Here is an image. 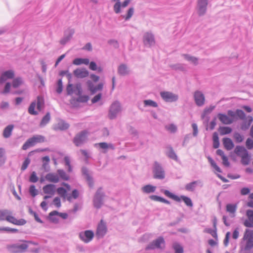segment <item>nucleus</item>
Listing matches in <instances>:
<instances>
[{"instance_id": "e2e57ef3", "label": "nucleus", "mask_w": 253, "mask_h": 253, "mask_svg": "<svg viewBox=\"0 0 253 253\" xmlns=\"http://www.w3.org/2000/svg\"><path fill=\"white\" fill-rule=\"evenodd\" d=\"M38 180V177L37 176L35 171H33L29 178V181L31 182L35 183Z\"/></svg>"}, {"instance_id": "20e7f679", "label": "nucleus", "mask_w": 253, "mask_h": 253, "mask_svg": "<svg viewBox=\"0 0 253 253\" xmlns=\"http://www.w3.org/2000/svg\"><path fill=\"white\" fill-rule=\"evenodd\" d=\"M105 196V194L102 188H98L93 199V204L94 208L96 209L101 208L104 204Z\"/></svg>"}, {"instance_id": "423d86ee", "label": "nucleus", "mask_w": 253, "mask_h": 253, "mask_svg": "<svg viewBox=\"0 0 253 253\" xmlns=\"http://www.w3.org/2000/svg\"><path fill=\"white\" fill-rule=\"evenodd\" d=\"M44 141V137L40 135H35L32 138L28 139L23 144L22 149L27 150L30 147L33 146L37 143L42 142Z\"/></svg>"}, {"instance_id": "37998d69", "label": "nucleus", "mask_w": 253, "mask_h": 253, "mask_svg": "<svg viewBox=\"0 0 253 253\" xmlns=\"http://www.w3.org/2000/svg\"><path fill=\"white\" fill-rule=\"evenodd\" d=\"M57 194L63 199H67L68 195L67 194V190L63 187H59L56 190Z\"/></svg>"}, {"instance_id": "0e129e2a", "label": "nucleus", "mask_w": 253, "mask_h": 253, "mask_svg": "<svg viewBox=\"0 0 253 253\" xmlns=\"http://www.w3.org/2000/svg\"><path fill=\"white\" fill-rule=\"evenodd\" d=\"M74 92H76L78 95H80L82 92V89L81 84H76L74 87Z\"/></svg>"}, {"instance_id": "4be33fe9", "label": "nucleus", "mask_w": 253, "mask_h": 253, "mask_svg": "<svg viewBox=\"0 0 253 253\" xmlns=\"http://www.w3.org/2000/svg\"><path fill=\"white\" fill-rule=\"evenodd\" d=\"M117 72L120 75L125 76L129 75L130 71L126 64L122 63L118 66Z\"/></svg>"}, {"instance_id": "f704fd0d", "label": "nucleus", "mask_w": 253, "mask_h": 253, "mask_svg": "<svg viewBox=\"0 0 253 253\" xmlns=\"http://www.w3.org/2000/svg\"><path fill=\"white\" fill-rule=\"evenodd\" d=\"M226 211L230 213L231 217L235 216V212L237 210V205L236 204H229L226 205Z\"/></svg>"}, {"instance_id": "b1692460", "label": "nucleus", "mask_w": 253, "mask_h": 253, "mask_svg": "<svg viewBox=\"0 0 253 253\" xmlns=\"http://www.w3.org/2000/svg\"><path fill=\"white\" fill-rule=\"evenodd\" d=\"M89 73L85 68H78L74 71V75L78 78H84L88 76Z\"/></svg>"}, {"instance_id": "f03ea898", "label": "nucleus", "mask_w": 253, "mask_h": 253, "mask_svg": "<svg viewBox=\"0 0 253 253\" xmlns=\"http://www.w3.org/2000/svg\"><path fill=\"white\" fill-rule=\"evenodd\" d=\"M44 105V100L43 97L42 96H38L37 100L32 102L30 104L28 109L29 114L34 115H38V112L35 110L36 106H37V109L39 111H41L43 108Z\"/></svg>"}, {"instance_id": "c03bdc74", "label": "nucleus", "mask_w": 253, "mask_h": 253, "mask_svg": "<svg viewBox=\"0 0 253 253\" xmlns=\"http://www.w3.org/2000/svg\"><path fill=\"white\" fill-rule=\"evenodd\" d=\"M143 103L145 107L157 108L158 106V103L156 102L151 99L144 100Z\"/></svg>"}, {"instance_id": "1a4fd4ad", "label": "nucleus", "mask_w": 253, "mask_h": 253, "mask_svg": "<svg viewBox=\"0 0 253 253\" xmlns=\"http://www.w3.org/2000/svg\"><path fill=\"white\" fill-rule=\"evenodd\" d=\"M243 240L246 241L245 249L250 250L253 248V230L246 229Z\"/></svg>"}, {"instance_id": "c756f323", "label": "nucleus", "mask_w": 253, "mask_h": 253, "mask_svg": "<svg viewBox=\"0 0 253 253\" xmlns=\"http://www.w3.org/2000/svg\"><path fill=\"white\" fill-rule=\"evenodd\" d=\"M69 127V125L63 120H60L58 123L54 126L53 129L55 130H63L67 129Z\"/></svg>"}, {"instance_id": "bf43d9fd", "label": "nucleus", "mask_w": 253, "mask_h": 253, "mask_svg": "<svg viewBox=\"0 0 253 253\" xmlns=\"http://www.w3.org/2000/svg\"><path fill=\"white\" fill-rule=\"evenodd\" d=\"M234 138L238 143L241 142L244 140V137L238 132H235L233 135Z\"/></svg>"}, {"instance_id": "69168bd1", "label": "nucleus", "mask_w": 253, "mask_h": 253, "mask_svg": "<svg viewBox=\"0 0 253 253\" xmlns=\"http://www.w3.org/2000/svg\"><path fill=\"white\" fill-rule=\"evenodd\" d=\"M236 115L241 120H244L245 118L246 115L243 111L237 109L236 111Z\"/></svg>"}, {"instance_id": "7c9ffc66", "label": "nucleus", "mask_w": 253, "mask_h": 253, "mask_svg": "<svg viewBox=\"0 0 253 253\" xmlns=\"http://www.w3.org/2000/svg\"><path fill=\"white\" fill-rule=\"evenodd\" d=\"M83 174L85 176L86 180L88 182V184L89 187L93 186V181L91 176L89 175V171L86 168L83 167L82 169Z\"/></svg>"}, {"instance_id": "ea45409f", "label": "nucleus", "mask_w": 253, "mask_h": 253, "mask_svg": "<svg viewBox=\"0 0 253 253\" xmlns=\"http://www.w3.org/2000/svg\"><path fill=\"white\" fill-rule=\"evenodd\" d=\"M170 67L172 70L175 71H185L186 68L185 65L182 63H176L174 64H171L170 65Z\"/></svg>"}, {"instance_id": "f8f14e48", "label": "nucleus", "mask_w": 253, "mask_h": 253, "mask_svg": "<svg viewBox=\"0 0 253 253\" xmlns=\"http://www.w3.org/2000/svg\"><path fill=\"white\" fill-rule=\"evenodd\" d=\"M162 98L166 102H172L177 101L178 95L170 91H162L160 92Z\"/></svg>"}, {"instance_id": "09e8293b", "label": "nucleus", "mask_w": 253, "mask_h": 253, "mask_svg": "<svg viewBox=\"0 0 253 253\" xmlns=\"http://www.w3.org/2000/svg\"><path fill=\"white\" fill-rule=\"evenodd\" d=\"M134 13V9L132 7L129 8L127 10V13L126 15H122L121 17L125 19L126 21H127L130 19V18L132 16Z\"/></svg>"}, {"instance_id": "a211bd4d", "label": "nucleus", "mask_w": 253, "mask_h": 253, "mask_svg": "<svg viewBox=\"0 0 253 253\" xmlns=\"http://www.w3.org/2000/svg\"><path fill=\"white\" fill-rule=\"evenodd\" d=\"M74 33L75 31L73 29L69 28L66 30L64 32V37L60 40V43L63 45L66 44L71 40Z\"/></svg>"}, {"instance_id": "f3484780", "label": "nucleus", "mask_w": 253, "mask_h": 253, "mask_svg": "<svg viewBox=\"0 0 253 253\" xmlns=\"http://www.w3.org/2000/svg\"><path fill=\"white\" fill-rule=\"evenodd\" d=\"M197 186L200 187L203 186V182L201 180L199 179L187 183L185 185V188L188 191L193 192Z\"/></svg>"}, {"instance_id": "864d4df0", "label": "nucleus", "mask_w": 253, "mask_h": 253, "mask_svg": "<svg viewBox=\"0 0 253 253\" xmlns=\"http://www.w3.org/2000/svg\"><path fill=\"white\" fill-rule=\"evenodd\" d=\"M215 107V106L211 105L209 107L205 108L202 115V119H204L207 114L211 113L214 110Z\"/></svg>"}, {"instance_id": "6e6552de", "label": "nucleus", "mask_w": 253, "mask_h": 253, "mask_svg": "<svg viewBox=\"0 0 253 253\" xmlns=\"http://www.w3.org/2000/svg\"><path fill=\"white\" fill-rule=\"evenodd\" d=\"M94 237V233L92 230H86L82 231L79 234L80 239L85 244L91 242Z\"/></svg>"}, {"instance_id": "5701e85b", "label": "nucleus", "mask_w": 253, "mask_h": 253, "mask_svg": "<svg viewBox=\"0 0 253 253\" xmlns=\"http://www.w3.org/2000/svg\"><path fill=\"white\" fill-rule=\"evenodd\" d=\"M248 219L244 221V224L247 227H253V211L248 210L247 211Z\"/></svg>"}, {"instance_id": "aec40b11", "label": "nucleus", "mask_w": 253, "mask_h": 253, "mask_svg": "<svg viewBox=\"0 0 253 253\" xmlns=\"http://www.w3.org/2000/svg\"><path fill=\"white\" fill-rule=\"evenodd\" d=\"M96 147H99L100 149H102V152L106 153L107 152L108 149L114 150L115 147L112 143H108L106 142H100L95 144Z\"/></svg>"}, {"instance_id": "338daca9", "label": "nucleus", "mask_w": 253, "mask_h": 253, "mask_svg": "<svg viewBox=\"0 0 253 253\" xmlns=\"http://www.w3.org/2000/svg\"><path fill=\"white\" fill-rule=\"evenodd\" d=\"M63 89V84L61 79H59L57 82V87L56 89V91L58 93H60L62 91Z\"/></svg>"}, {"instance_id": "6e6d98bb", "label": "nucleus", "mask_w": 253, "mask_h": 253, "mask_svg": "<svg viewBox=\"0 0 253 253\" xmlns=\"http://www.w3.org/2000/svg\"><path fill=\"white\" fill-rule=\"evenodd\" d=\"M173 248L175 251V253H183V250L181 246L177 242L173 244Z\"/></svg>"}, {"instance_id": "49530a36", "label": "nucleus", "mask_w": 253, "mask_h": 253, "mask_svg": "<svg viewBox=\"0 0 253 253\" xmlns=\"http://www.w3.org/2000/svg\"><path fill=\"white\" fill-rule=\"evenodd\" d=\"M79 196V192L77 189H74L73 190L71 194H69L67 197V200L71 202L72 199H76L78 198Z\"/></svg>"}, {"instance_id": "4468645a", "label": "nucleus", "mask_w": 253, "mask_h": 253, "mask_svg": "<svg viewBox=\"0 0 253 253\" xmlns=\"http://www.w3.org/2000/svg\"><path fill=\"white\" fill-rule=\"evenodd\" d=\"M107 231V228L105 223L103 220H101L97 227L95 233L96 236L98 239L102 238L106 234Z\"/></svg>"}, {"instance_id": "72a5a7b5", "label": "nucleus", "mask_w": 253, "mask_h": 253, "mask_svg": "<svg viewBox=\"0 0 253 253\" xmlns=\"http://www.w3.org/2000/svg\"><path fill=\"white\" fill-rule=\"evenodd\" d=\"M248 152L247 150L244 147L241 146H237L234 150V153L240 157Z\"/></svg>"}, {"instance_id": "774afa93", "label": "nucleus", "mask_w": 253, "mask_h": 253, "mask_svg": "<svg viewBox=\"0 0 253 253\" xmlns=\"http://www.w3.org/2000/svg\"><path fill=\"white\" fill-rule=\"evenodd\" d=\"M246 146L248 149H251L253 147V140L250 138H248L246 141Z\"/></svg>"}, {"instance_id": "3c124183", "label": "nucleus", "mask_w": 253, "mask_h": 253, "mask_svg": "<svg viewBox=\"0 0 253 253\" xmlns=\"http://www.w3.org/2000/svg\"><path fill=\"white\" fill-rule=\"evenodd\" d=\"M57 173L59 177L64 180H68L69 179V176L62 169L57 170Z\"/></svg>"}, {"instance_id": "6ab92c4d", "label": "nucleus", "mask_w": 253, "mask_h": 253, "mask_svg": "<svg viewBox=\"0 0 253 253\" xmlns=\"http://www.w3.org/2000/svg\"><path fill=\"white\" fill-rule=\"evenodd\" d=\"M88 88L91 92V94L95 93L98 91H101L103 89V84L99 83L97 85L94 86L93 84L90 81L87 82Z\"/></svg>"}, {"instance_id": "e433bc0d", "label": "nucleus", "mask_w": 253, "mask_h": 253, "mask_svg": "<svg viewBox=\"0 0 253 253\" xmlns=\"http://www.w3.org/2000/svg\"><path fill=\"white\" fill-rule=\"evenodd\" d=\"M156 189V186L151 185H146L143 187H142L141 190L143 193L149 194L151 193H153L155 191Z\"/></svg>"}, {"instance_id": "473e14b6", "label": "nucleus", "mask_w": 253, "mask_h": 253, "mask_svg": "<svg viewBox=\"0 0 253 253\" xmlns=\"http://www.w3.org/2000/svg\"><path fill=\"white\" fill-rule=\"evenodd\" d=\"M223 144L224 145V148L227 150H232L234 147V144L232 141V140L229 138H224L222 139Z\"/></svg>"}, {"instance_id": "de8ad7c7", "label": "nucleus", "mask_w": 253, "mask_h": 253, "mask_svg": "<svg viewBox=\"0 0 253 253\" xmlns=\"http://www.w3.org/2000/svg\"><path fill=\"white\" fill-rule=\"evenodd\" d=\"M50 115L49 113H47L42 118L41 123L40 126L42 127L45 126L50 121Z\"/></svg>"}, {"instance_id": "4d7b16f0", "label": "nucleus", "mask_w": 253, "mask_h": 253, "mask_svg": "<svg viewBox=\"0 0 253 253\" xmlns=\"http://www.w3.org/2000/svg\"><path fill=\"white\" fill-rule=\"evenodd\" d=\"M165 128L167 130L169 131L171 133H174L177 130L176 126L173 124H171L166 126Z\"/></svg>"}, {"instance_id": "7ed1b4c3", "label": "nucleus", "mask_w": 253, "mask_h": 253, "mask_svg": "<svg viewBox=\"0 0 253 253\" xmlns=\"http://www.w3.org/2000/svg\"><path fill=\"white\" fill-rule=\"evenodd\" d=\"M161 192H163L166 196L172 199L176 202H180L181 200H182L187 206H193L192 201L189 197L185 196H181L179 197L178 196L172 194L167 190L163 189L161 190Z\"/></svg>"}, {"instance_id": "cd10ccee", "label": "nucleus", "mask_w": 253, "mask_h": 253, "mask_svg": "<svg viewBox=\"0 0 253 253\" xmlns=\"http://www.w3.org/2000/svg\"><path fill=\"white\" fill-rule=\"evenodd\" d=\"M43 191L45 194L53 195L56 191V186L52 184L46 185L43 187Z\"/></svg>"}, {"instance_id": "603ef678", "label": "nucleus", "mask_w": 253, "mask_h": 253, "mask_svg": "<svg viewBox=\"0 0 253 253\" xmlns=\"http://www.w3.org/2000/svg\"><path fill=\"white\" fill-rule=\"evenodd\" d=\"M8 213H10V211L7 210L0 211V221L6 220Z\"/></svg>"}, {"instance_id": "9d476101", "label": "nucleus", "mask_w": 253, "mask_h": 253, "mask_svg": "<svg viewBox=\"0 0 253 253\" xmlns=\"http://www.w3.org/2000/svg\"><path fill=\"white\" fill-rule=\"evenodd\" d=\"M88 132L84 130L77 134L74 138V143L77 146H80L87 140Z\"/></svg>"}, {"instance_id": "2f4dec72", "label": "nucleus", "mask_w": 253, "mask_h": 253, "mask_svg": "<svg viewBox=\"0 0 253 253\" xmlns=\"http://www.w3.org/2000/svg\"><path fill=\"white\" fill-rule=\"evenodd\" d=\"M45 178L48 181L50 182L57 183L59 181V176L54 173H47L45 175Z\"/></svg>"}, {"instance_id": "a878e982", "label": "nucleus", "mask_w": 253, "mask_h": 253, "mask_svg": "<svg viewBox=\"0 0 253 253\" xmlns=\"http://www.w3.org/2000/svg\"><path fill=\"white\" fill-rule=\"evenodd\" d=\"M181 56L184 58V59L189 62L190 64L194 65H197L198 64L199 59L195 56L188 54H182Z\"/></svg>"}, {"instance_id": "f257e3e1", "label": "nucleus", "mask_w": 253, "mask_h": 253, "mask_svg": "<svg viewBox=\"0 0 253 253\" xmlns=\"http://www.w3.org/2000/svg\"><path fill=\"white\" fill-rule=\"evenodd\" d=\"M122 111V107L120 102L115 101L110 105L108 117L110 120H114L117 118L121 114Z\"/></svg>"}, {"instance_id": "39448f33", "label": "nucleus", "mask_w": 253, "mask_h": 253, "mask_svg": "<svg viewBox=\"0 0 253 253\" xmlns=\"http://www.w3.org/2000/svg\"><path fill=\"white\" fill-rule=\"evenodd\" d=\"M153 176L156 179H163L165 177V172L160 164L156 162L153 167Z\"/></svg>"}, {"instance_id": "2eb2a0df", "label": "nucleus", "mask_w": 253, "mask_h": 253, "mask_svg": "<svg viewBox=\"0 0 253 253\" xmlns=\"http://www.w3.org/2000/svg\"><path fill=\"white\" fill-rule=\"evenodd\" d=\"M143 41L144 45L148 47L152 46L155 44V37L151 32H148L144 33Z\"/></svg>"}, {"instance_id": "13d9d810", "label": "nucleus", "mask_w": 253, "mask_h": 253, "mask_svg": "<svg viewBox=\"0 0 253 253\" xmlns=\"http://www.w3.org/2000/svg\"><path fill=\"white\" fill-rule=\"evenodd\" d=\"M64 161L65 163V165L67 167V170L68 172H71L72 171V166L70 164V158L68 156H66L64 157Z\"/></svg>"}, {"instance_id": "5fc2aeb1", "label": "nucleus", "mask_w": 253, "mask_h": 253, "mask_svg": "<svg viewBox=\"0 0 253 253\" xmlns=\"http://www.w3.org/2000/svg\"><path fill=\"white\" fill-rule=\"evenodd\" d=\"M208 161L209 163H210L212 167H213L216 171H217L218 172H221V170L219 167L216 165V164L215 163V162L213 161V160L210 157H209L208 158Z\"/></svg>"}, {"instance_id": "ddd939ff", "label": "nucleus", "mask_w": 253, "mask_h": 253, "mask_svg": "<svg viewBox=\"0 0 253 253\" xmlns=\"http://www.w3.org/2000/svg\"><path fill=\"white\" fill-rule=\"evenodd\" d=\"M208 2L209 0H197V10L198 14L200 16H203L206 14Z\"/></svg>"}, {"instance_id": "a18cd8bd", "label": "nucleus", "mask_w": 253, "mask_h": 253, "mask_svg": "<svg viewBox=\"0 0 253 253\" xmlns=\"http://www.w3.org/2000/svg\"><path fill=\"white\" fill-rule=\"evenodd\" d=\"M219 131L220 135H223L231 133L232 129L228 126H220L219 128Z\"/></svg>"}, {"instance_id": "4c0bfd02", "label": "nucleus", "mask_w": 253, "mask_h": 253, "mask_svg": "<svg viewBox=\"0 0 253 253\" xmlns=\"http://www.w3.org/2000/svg\"><path fill=\"white\" fill-rule=\"evenodd\" d=\"M73 63L76 65H80L81 64L88 65L89 63V60L87 58H79L75 59Z\"/></svg>"}, {"instance_id": "9b49d317", "label": "nucleus", "mask_w": 253, "mask_h": 253, "mask_svg": "<svg viewBox=\"0 0 253 253\" xmlns=\"http://www.w3.org/2000/svg\"><path fill=\"white\" fill-rule=\"evenodd\" d=\"M193 99L196 105L199 107L204 105L206 98L204 93L200 90H196L193 93Z\"/></svg>"}, {"instance_id": "680f3d73", "label": "nucleus", "mask_w": 253, "mask_h": 253, "mask_svg": "<svg viewBox=\"0 0 253 253\" xmlns=\"http://www.w3.org/2000/svg\"><path fill=\"white\" fill-rule=\"evenodd\" d=\"M204 232L211 234L214 238L217 237L216 230L215 229H212L211 228H207L204 230Z\"/></svg>"}, {"instance_id": "8fccbe9b", "label": "nucleus", "mask_w": 253, "mask_h": 253, "mask_svg": "<svg viewBox=\"0 0 253 253\" xmlns=\"http://www.w3.org/2000/svg\"><path fill=\"white\" fill-rule=\"evenodd\" d=\"M241 163L244 165H248L250 162V156L249 155L248 152L245 155L241 157Z\"/></svg>"}, {"instance_id": "c85d7f7f", "label": "nucleus", "mask_w": 253, "mask_h": 253, "mask_svg": "<svg viewBox=\"0 0 253 253\" xmlns=\"http://www.w3.org/2000/svg\"><path fill=\"white\" fill-rule=\"evenodd\" d=\"M15 76L14 71L13 70H9L2 73L1 77L4 82L9 79H12Z\"/></svg>"}, {"instance_id": "a19ab883", "label": "nucleus", "mask_w": 253, "mask_h": 253, "mask_svg": "<svg viewBox=\"0 0 253 253\" xmlns=\"http://www.w3.org/2000/svg\"><path fill=\"white\" fill-rule=\"evenodd\" d=\"M24 84V81L22 78L18 77L15 78L12 83V86L14 88H17Z\"/></svg>"}, {"instance_id": "dca6fc26", "label": "nucleus", "mask_w": 253, "mask_h": 253, "mask_svg": "<svg viewBox=\"0 0 253 253\" xmlns=\"http://www.w3.org/2000/svg\"><path fill=\"white\" fill-rule=\"evenodd\" d=\"M112 1L115 2L113 6L115 13L119 14L122 11L121 8H125L128 5L130 0H125L122 3L121 2V0H112Z\"/></svg>"}, {"instance_id": "412c9836", "label": "nucleus", "mask_w": 253, "mask_h": 253, "mask_svg": "<svg viewBox=\"0 0 253 253\" xmlns=\"http://www.w3.org/2000/svg\"><path fill=\"white\" fill-rule=\"evenodd\" d=\"M11 214V212L10 213L8 214V215L6 219V220L8 222L17 225H23L26 223V220H24V219H17L16 218L12 216Z\"/></svg>"}, {"instance_id": "393cba45", "label": "nucleus", "mask_w": 253, "mask_h": 253, "mask_svg": "<svg viewBox=\"0 0 253 253\" xmlns=\"http://www.w3.org/2000/svg\"><path fill=\"white\" fill-rule=\"evenodd\" d=\"M217 117L222 123L225 125H230L233 122V119L225 114L219 113Z\"/></svg>"}, {"instance_id": "58836bf2", "label": "nucleus", "mask_w": 253, "mask_h": 253, "mask_svg": "<svg viewBox=\"0 0 253 253\" xmlns=\"http://www.w3.org/2000/svg\"><path fill=\"white\" fill-rule=\"evenodd\" d=\"M14 126L12 125L7 126L4 129L3 132V136L4 138H8L11 135L12 131Z\"/></svg>"}, {"instance_id": "052dcab7", "label": "nucleus", "mask_w": 253, "mask_h": 253, "mask_svg": "<svg viewBox=\"0 0 253 253\" xmlns=\"http://www.w3.org/2000/svg\"><path fill=\"white\" fill-rule=\"evenodd\" d=\"M29 193L32 197H35L38 194V191L34 185L30 186L29 188Z\"/></svg>"}, {"instance_id": "bb28decb", "label": "nucleus", "mask_w": 253, "mask_h": 253, "mask_svg": "<svg viewBox=\"0 0 253 253\" xmlns=\"http://www.w3.org/2000/svg\"><path fill=\"white\" fill-rule=\"evenodd\" d=\"M167 150L166 152V155L170 159H172L176 162L178 161V157L174 151L173 148L168 146L166 147Z\"/></svg>"}, {"instance_id": "79ce46f5", "label": "nucleus", "mask_w": 253, "mask_h": 253, "mask_svg": "<svg viewBox=\"0 0 253 253\" xmlns=\"http://www.w3.org/2000/svg\"><path fill=\"white\" fill-rule=\"evenodd\" d=\"M150 198L153 201H158L160 202H162L167 204H170V202L161 197L156 196V195H151L150 196Z\"/></svg>"}, {"instance_id": "c9c22d12", "label": "nucleus", "mask_w": 253, "mask_h": 253, "mask_svg": "<svg viewBox=\"0 0 253 253\" xmlns=\"http://www.w3.org/2000/svg\"><path fill=\"white\" fill-rule=\"evenodd\" d=\"M28 245L26 242L21 244H16L14 246L15 251L17 252H23L28 248Z\"/></svg>"}, {"instance_id": "0eeeda50", "label": "nucleus", "mask_w": 253, "mask_h": 253, "mask_svg": "<svg viewBox=\"0 0 253 253\" xmlns=\"http://www.w3.org/2000/svg\"><path fill=\"white\" fill-rule=\"evenodd\" d=\"M165 245V240L163 237L160 236L149 244L146 247V250L164 249Z\"/></svg>"}]
</instances>
